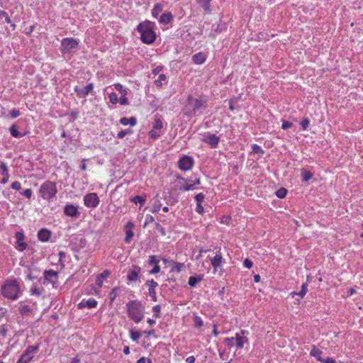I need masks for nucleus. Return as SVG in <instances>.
<instances>
[{"mask_svg": "<svg viewBox=\"0 0 363 363\" xmlns=\"http://www.w3.org/2000/svg\"><path fill=\"white\" fill-rule=\"evenodd\" d=\"M127 313L128 318L135 323H140L144 318L145 307L141 301L131 300L126 303Z\"/></svg>", "mask_w": 363, "mask_h": 363, "instance_id": "1", "label": "nucleus"}, {"mask_svg": "<svg viewBox=\"0 0 363 363\" xmlns=\"http://www.w3.org/2000/svg\"><path fill=\"white\" fill-rule=\"evenodd\" d=\"M137 30L140 33V40L145 44H151L156 39V34L153 30V23L145 21L140 23Z\"/></svg>", "mask_w": 363, "mask_h": 363, "instance_id": "2", "label": "nucleus"}, {"mask_svg": "<svg viewBox=\"0 0 363 363\" xmlns=\"http://www.w3.org/2000/svg\"><path fill=\"white\" fill-rule=\"evenodd\" d=\"M18 291L19 286L16 280L8 281L1 287L2 295L11 300H16L18 298Z\"/></svg>", "mask_w": 363, "mask_h": 363, "instance_id": "3", "label": "nucleus"}, {"mask_svg": "<svg viewBox=\"0 0 363 363\" xmlns=\"http://www.w3.org/2000/svg\"><path fill=\"white\" fill-rule=\"evenodd\" d=\"M39 191L44 199L50 200L57 194L56 184L53 182L47 181L40 186Z\"/></svg>", "mask_w": 363, "mask_h": 363, "instance_id": "4", "label": "nucleus"}, {"mask_svg": "<svg viewBox=\"0 0 363 363\" xmlns=\"http://www.w3.org/2000/svg\"><path fill=\"white\" fill-rule=\"evenodd\" d=\"M79 46V41L73 38H65L61 41L60 50L62 54L70 53Z\"/></svg>", "mask_w": 363, "mask_h": 363, "instance_id": "5", "label": "nucleus"}, {"mask_svg": "<svg viewBox=\"0 0 363 363\" xmlns=\"http://www.w3.org/2000/svg\"><path fill=\"white\" fill-rule=\"evenodd\" d=\"M39 350V345H29L23 352L17 363H28L33 357V354Z\"/></svg>", "mask_w": 363, "mask_h": 363, "instance_id": "6", "label": "nucleus"}, {"mask_svg": "<svg viewBox=\"0 0 363 363\" xmlns=\"http://www.w3.org/2000/svg\"><path fill=\"white\" fill-rule=\"evenodd\" d=\"M194 101V105L191 111L192 116H198L202 113V110L206 108L207 106V102L202 98L195 99Z\"/></svg>", "mask_w": 363, "mask_h": 363, "instance_id": "7", "label": "nucleus"}, {"mask_svg": "<svg viewBox=\"0 0 363 363\" xmlns=\"http://www.w3.org/2000/svg\"><path fill=\"white\" fill-rule=\"evenodd\" d=\"M194 161L192 157L184 155L178 162V167L183 171H187L192 168Z\"/></svg>", "mask_w": 363, "mask_h": 363, "instance_id": "8", "label": "nucleus"}, {"mask_svg": "<svg viewBox=\"0 0 363 363\" xmlns=\"http://www.w3.org/2000/svg\"><path fill=\"white\" fill-rule=\"evenodd\" d=\"M84 202L89 208H96L99 203V198L96 193H89L84 197Z\"/></svg>", "mask_w": 363, "mask_h": 363, "instance_id": "9", "label": "nucleus"}, {"mask_svg": "<svg viewBox=\"0 0 363 363\" xmlns=\"http://www.w3.org/2000/svg\"><path fill=\"white\" fill-rule=\"evenodd\" d=\"M202 142L206 143L211 145V147L216 148L218 147L220 141V138L215 134L211 133H206L202 138Z\"/></svg>", "mask_w": 363, "mask_h": 363, "instance_id": "10", "label": "nucleus"}, {"mask_svg": "<svg viewBox=\"0 0 363 363\" xmlns=\"http://www.w3.org/2000/svg\"><path fill=\"white\" fill-rule=\"evenodd\" d=\"M94 89V84L89 83L84 87L75 86L74 88V92L79 98H85Z\"/></svg>", "mask_w": 363, "mask_h": 363, "instance_id": "11", "label": "nucleus"}, {"mask_svg": "<svg viewBox=\"0 0 363 363\" xmlns=\"http://www.w3.org/2000/svg\"><path fill=\"white\" fill-rule=\"evenodd\" d=\"M141 268L138 266L133 264L132 268L128 271L127 274V279L129 281H137L140 279L141 277Z\"/></svg>", "mask_w": 363, "mask_h": 363, "instance_id": "12", "label": "nucleus"}, {"mask_svg": "<svg viewBox=\"0 0 363 363\" xmlns=\"http://www.w3.org/2000/svg\"><path fill=\"white\" fill-rule=\"evenodd\" d=\"M63 212L67 216H69L72 218H78L80 215V212L78 210V207L73 204H67L64 207Z\"/></svg>", "mask_w": 363, "mask_h": 363, "instance_id": "13", "label": "nucleus"}, {"mask_svg": "<svg viewBox=\"0 0 363 363\" xmlns=\"http://www.w3.org/2000/svg\"><path fill=\"white\" fill-rule=\"evenodd\" d=\"M44 279L48 283H56L58 277V273L52 269L45 270L43 273Z\"/></svg>", "mask_w": 363, "mask_h": 363, "instance_id": "14", "label": "nucleus"}, {"mask_svg": "<svg viewBox=\"0 0 363 363\" xmlns=\"http://www.w3.org/2000/svg\"><path fill=\"white\" fill-rule=\"evenodd\" d=\"M16 238L17 240L16 241V244H17V246H16V249L18 250V251H23L25 250L27 247H28V244L23 241V239H24V235L22 233H16Z\"/></svg>", "mask_w": 363, "mask_h": 363, "instance_id": "15", "label": "nucleus"}, {"mask_svg": "<svg viewBox=\"0 0 363 363\" xmlns=\"http://www.w3.org/2000/svg\"><path fill=\"white\" fill-rule=\"evenodd\" d=\"M51 237V232L46 229L42 228L38 233V238L41 242H47Z\"/></svg>", "mask_w": 363, "mask_h": 363, "instance_id": "16", "label": "nucleus"}, {"mask_svg": "<svg viewBox=\"0 0 363 363\" xmlns=\"http://www.w3.org/2000/svg\"><path fill=\"white\" fill-rule=\"evenodd\" d=\"M133 224L131 222H128L125 227V238L124 239V241L126 243H129L133 238L134 233L133 232Z\"/></svg>", "mask_w": 363, "mask_h": 363, "instance_id": "17", "label": "nucleus"}, {"mask_svg": "<svg viewBox=\"0 0 363 363\" xmlns=\"http://www.w3.org/2000/svg\"><path fill=\"white\" fill-rule=\"evenodd\" d=\"M4 23H10L12 27V30H14L16 28V25L14 23H11V21L8 13L4 11H0V24Z\"/></svg>", "mask_w": 363, "mask_h": 363, "instance_id": "18", "label": "nucleus"}, {"mask_svg": "<svg viewBox=\"0 0 363 363\" xmlns=\"http://www.w3.org/2000/svg\"><path fill=\"white\" fill-rule=\"evenodd\" d=\"M223 260V259L220 251L211 259V264L215 270H217V269L221 265Z\"/></svg>", "mask_w": 363, "mask_h": 363, "instance_id": "19", "label": "nucleus"}, {"mask_svg": "<svg viewBox=\"0 0 363 363\" xmlns=\"http://www.w3.org/2000/svg\"><path fill=\"white\" fill-rule=\"evenodd\" d=\"M235 339L236 341V346L238 349L242 348L244 346V344L248 342L247 337L240 335L239 333L235 334Z\"/></svg>", "mask_w": 363, "mask_h": 363, "instance_id": "20", "label": "nucleus"}, {"mask_svg": "<svg viewBox=\"0 0 363 363\" xmlns=\"http://www.w3.org/2000/svg\"><path fill=\"white\" fill-rule=\"evenodd\" d=\"M203 279V275L199 274L196 276H191L189 278L188 284L191 287H195L197 284Z\"/></svg>", "mask_w": 363, "mask_h": 363, "instance_id": "21", "label": "nucleus"}, {"mask_svg": "<svg viewBox=\"0 0 363 363\" xmlns=\"http://www.w3.org/2000/svg\"><path fill=\"white\" fill-rule=\"evenodd\" d=\"M206 60V58L204 53L201 52L196 53L192 56V60L196 65H201L204 63Z\"/></svg>", "mask_w": 363, "mask_h": 363, "instance_id": "22", "label": "nucleus"}, {"mask_svg": "<svg viewBox=\"0 0 363 363\" xmlns=\"http://www.w3.org/2000/svg\"><path fill=\"white\" fill-rule=\"evenodd\" d=\"M307 291H308V284L303 283L301 286V289L299 292L293 291L290 294V296H291V297H293V298L295 296H298L301 298H303L304 297V296L306 295Z\"/></svg>", "mask_w": 363, "mask_h": 363, "instance_id": "23", "label": "nucleus"}, {"mask_svg": "<svg viewBox=\"0 0 363 363\" xmlns=\"http://www.w3.org/2000/svg\"><path fill=\"white\" fill-rule=\"evenodd\" d=\"M173 19V16L170 12L162 13L160 18L159 22L162 24H168Z\"/></svg>", "mask_w": 363, "mask_h": 363, "instance_id": "24", "label": "nucleus"}, {"mask_svg": "<svg viewBox=\"0 0 363 363\" xmlns=\"http://www.w3.org/2000/svg\"><path fill=\"white\" fill-rule=\"evenodd\" d=\"M323 352L319 349L316 348L315 346H313L312 350L310 352V355L316 358V359L321 362L323 357H321Z\"/></svg>", "mask_w": 363, "mask_h": 363, "instance_id": "25", "label": "nucleus"}, {"mask_svg": "<svg viewBox=\"0 0 363 363\" xmlns=\"http://www.w3.org/2000/svg\"><path fill=\"white\" fill-rule=\"evenodd\" d=\"M120 123L123 125L130 124L131 126H134L137 123V119L135 117H130L129 118L123 117L120 120Z\"/></svg>", "mask_w": 363, "mask_h": 363, "instance_id": "26", "label": "nucleus"}, {"mask_svg": "<svg viewBox=\"0 0 363 363\" xmlns=\"http://www.w3.org/2000/svg\"><path fill=\"white\" fill-rule=\"evenodd\" d=\"M9 130H10V133L11 135L13 137V138H21L23 136H24L26 135V133H21L19 132L18 130H17V128L16 126V125H12L10 128H9Z\"/></svg>", "mask_w": 363, "mask_h": 363, "instance_id": "27", "label": "nucleus"}, {"mask_svg": "<svg viewBox=\"0 0 363 363\" xmlns=\"http://www.w3.org/2000/svg\"><path fill=\"white\" fill-rule=\"evenodd\" d=\"M211 0H198V2L201 4V7L208 13H210L211 11Z\"/></svg>", "mask_w": 363, "mask_h": 363, "instance_id": "28", "label": "nucleus"}, {"mask_svg": "<svg viewBox=\"0 0 363 363\" xmlns=\"http://www.w3.org/2000/svg\"><path fill=\"white\" fill-rule=\"evenodd\" d=\"M161 206H162V203L160 202V200L159 199L158 195H157L154 198V204H153V206H152V213L159 212V211L160 210Z\"/></svg>", "mask_w": 363, "mask_h": 363, "instance_id": "29", "label": "nucleus"}, {"mask_svg": "<svg viewBox=\"0 0 363 363\" xmlns=\"http://www.w3.org/2000/svg\"><path fill=\"white\" fill-rule=\"evenodd\" d=\"M163 7L160 4H156L152 10V16L157 18L159 14L162 11Z\"/></svg>", "mask_w": 363, "mask_h": 363, "instance_id": "30", "label": "nucleus"}, {"mask_svg": "<svg viewBox=\"0 0 363 363\" xmlns=\"http://www.w3.org/2000/svg\"><path fill=\"white\" fill-rule=\"evenodd\" d=\"M301 177L303 182H308L312 177V174L306 169H301Z\"/></svg>", "mask_w": 363, "mask_h": 363, "instance_id": "31", "label": "nucleus"}, {"mask_svg": "<svg viewBox=\"0 0 363 363\" xmlns=\"http://www.w3.org/2000/svg\"><path fill=\"white\" fill-rule=\"evenodd\" d=\"M130 201L135 203H140L141 205L144 204L146 201L145 196H135L131 198Z\"/></svg>", "mask_w": 363, "mask_h": 363, "instance_id": "32", "label": "nucleus"}, {"mask_svg": "<svg viewBox=\"0 0 363 363\" xmlns=\"http://www.w3.org/2000/svg\"><path fill=\"white\" fill-rule=\"evenodd\" d=\"M130 336L132 340L133 341H138V339L140 337V334L138 331H137L135 329H130Z\"/></svg>", "mask_w": 363, "mask_h": 363, "instance_id": "33", "label": "nucleus"}, {"mask_svg": "<svg viewBox=\"0 0 363 363\" xmlns=\"http://www.w3.org/2000/svg\"><path fill=\"white\" fill-rule=\"evenodd\" d=\"M194 325L199 328H201L203 325V322L201 318L199 315H194Z\"/></svg>", "mask_w": 363, "mask_h": 363, "instance_id": "34", "label": "nucleus"}, {"mask_svg": "<svg viewBox=\"0 0 363 363\" xmlns=\"http://www.w3.org/2000/svg\"><path fill=\"white\" fill-rule=\"evenodd\" d=\"M167 79V77L164 74H161L159 75L158 79L155 81V84L157 87H160L162 86V81H165Z\"/></svg>", "mask_w": 363, "mask_h": 363, "instance_id": "35", "label": "nucleus"}, {"mask_svg": "<svg viewBox=\"0 0 363 363\" xmlns=\"http://www.w3.org/2000/svg\"><path fill=\"white\" fill-rule=\"evenodd\" d=\"M163 127V123L160 118H155L153 123V129L156 130H160Z\"/></svg>", "mask_w": 363, "mask_h": 363, "instance_id": "36", "label": "nucleus"}, {"mask_svg": "<svg viewBox=\"0 0 363 363\" xmlns=\"http://www.w3.org/2000/svg\"><path fill=\"white\" fill-rule=\"evenodd\" d=\"M85 305L89 308H95L97 306V301L94 298H91L86 301Z\"/></svg>", "mask_w": 363, "mask_h": 363, "instance_id": "37", "label": "nucleus"}, {"mask_svg": "<svg viewBox=\"0 0 363 363\" xmlns=\"http://www.w3.org/2000/svg\"><path fill=\"white\" fill-rule=\"evenodd\" d=\"M287 190L285 188H280L279 189L277 192L276 195L279 199H283L286 196Z\"/></svg>", "mask_w": 363, "mask_h": 363, "instance_id": "38", "label": "nucleus"}, {"mask_svg": "<svg viewBox=\"0 0 363 363\" xmlns=\"http://www.w3.org/2000/svg\"><path fill=\"white\" fill-rule=\"evenodd\" d=\"M133 133V130L130 128L122 130L118 132L117 137L120 139L123 138L126 135L131 134Z\"/></svg>", "mask_w": 363, "mask_h": 363, "instance_id": "39", "label": "nucleus"}, {"mask_svg": "<svg viewBox=\"0 0 363 363\" xmlns=\"http://www.w3.org/2000/svg\"><path fill=\"white\" fill-rule=\"evenodd\" d=\"M252 152L255 153V154H261V155H262L264 153V151L262 149V147L259 145H257V144H253L252 145Z\"/></svg>", "mask_w": 363, "mask_h": 363, "instance_id": "40", "label": "nucleus"}, {"mask_svg": "<svg viewBox=\"0 0 363 363\" xmlns=\"http://www.w3.org/2000/svg\"><path fill=\"white\" fill-rule=\"evenodd\" d=\"M108 98H109V100L113 104H116L118 102V95L115 92H111L109 96H108Z\"/></svg>", "mask_w": 363, "mask_h": 363, "instance_id": "41", "label": "nucleus"}, {"mask_svg": "<svg viewBox=\"0 0 363 363\" xmlns=\"http://www.w3.org/2000/svg\"><path fill=\"white\" fill-rule=\"evenodd\" d=\"M159 259H157V257L155 255H150L148 258V264L150 265L155 266V264H159Z\"/></svg>", "mask_w": 363, "mask_h": 363, "instance_id": "42", "label": "nucleus"}, {"mask_svg": "<svg viewBox=\"0 0 363 363\" xmlns=\"http://www.w3.org/2000/svg\"><path fill=\"white\" fill-rule=\"evenodd\" d=\"M31 311V308L28 305L22 306L19 308V311L21 315H25L29 313Z\"/></svg>", "mask_w": 363, "mask_h": 363, "instance_id": "43", "label": "nucleus"}, {"mask_svg": "<svg viewBox=\"0 0 363 363\" xmlns=\"http://www.w3.org/2000/svg\"><path fill=\"white\" fill-rule=\"evenodd\" d=\"M120 291V289L118 287H114L110 294V298L111 301H113L116 296L118 295V292Z\"/></svg>", "mask_w": 363, "mask_h": 363, "instance_id": "44", "label": "nucleus"}, {"mask_svg": "<svg viewBox=\"0 0 363 363\" xmlns=\"http://www.w3.org/2000/svg\"><path fill=\"white\" fill-rule=\"evenodd\" d=\"M146 286H149V289H155L158 286V283L154 281L153 279L148 280L145 283Z\"/></svg>", "mask_w": 363, "mask_h": 363, "instance_id": "45", "label": "nucleus"}, {"mask_svg": "<svg viewBox=\"0 0 363 363\" xmlns=\"http://www.w3.org/2000/svg\"><path fill=\"white\" fill-rule=\"evenodd\" d=\"M234 340L235 337H226L224 339V342L229 347H232L235 345Z\"/></svg>", "mask_w": 363, "mask_h": 363, "instance_id": "46", "label": "nucleus"}, {"mask_svg": "<svg viewBox=\"0 0 363 363\" xmlns=\"http://www.w3.org/2000/svg\"><path fill=\"white\" fill-rule=\"evenodd\" d=\"M160 310H161V307L160 305H156L152 307V311L154 312V316L155 318L160 317Z\"/></svg>", "mask_w": 363, "mask_h": 363, "instance_id": "47", "label": "nucleus"}, {"mask_svg": "<svg viewBox=\"0 0 363 363\" xmlns=\"http://www.w3.org/2000/svg\"><path fill=\"white\" fill-rule=\"evenodd\" d=\"M149 136L152 139H157L160 137V133L156 130H151L149 132Z\"/></svg>", "mask_w": 363, "mask_h": 363, "instance_id": "48", "label": "nucleus"}, {"mask_svg": "<svg viewBox=\"0 0 363 363\" xmlns=\"http://www.w3.org/2000/svg\"><path fill=\"white\" fill-rule=\"evenodd\" d=\"M30 294L33 296H40L41 295V291L37 289L35 286H33L30 289Z\"/></svg>", "mask_w": 363, "mask_h": 363, "instance_id": "49", "label": "nucleus"}, {"mask_svg": "<svg viewBox=\"0 0 363 363\" xmlns=\"http://www.w3.org/2000/svg\"><path fill=\"white\" fill-rule=\"evenodd\" d=\"M115 88L117 91H120L122 94L126 95L127 91L125 89H123L122 84H116Z\"/></svg>", "mask_w": 363, "mask_h": 363, "instance_id": "50", "label": "nucleus"}, {"mask_svg": "<svg viewBox=\"0 0 363 363\" xmlns=\"http://www.w3.org/2000/svg\"><path fill=\"white\" fill-rule=\"evenodd\" d=\"M310 121L308 118H303V120L301 122V125L303 130H306L308 127Z\"/></svg>", "mask_w": 363, "mask_h": 363, "instance_id": "51", "label": "nucleus"}, {"mask_svg": "<svg viewBox=\"0 0 363 363\" xmlns=\"http://www.w3.org/2000/svg\"><path fill=\"white\" fill-rule=\"evenodd\" d=\"M196 187L194 184H186L184 185L182 187L180 188V189H183L184 191H188L195 189Z\"/></svg>", "mask_w": 363, "mask_h": 363, "instance_id": "52", "label": "nucleus"}, {"mask_svg": "<svg viewBox=\"0 0 363 363\" xmlns=\"http://www.w3.org/2000/svg\"><path fill=\"white\" fill-rule=\"evenodd\" d=\"M205 198V196L202 193H199L195 196V199L197 203H201Z\"/></svg>", "mask_w": 363, "mask_h": 363, "instance_id": "53", "label": "nucleus"}, {"mask_svg": "<svg viewBox=\"0 0 363 363\" xmlns=\"http://www.w3.org/2000/svg\"><path fill=\"white\" fill-rule=\"evenodd\" d=\"M149 296L151 297L153 301H157L155 289H149Z\"/></svg>", "mask_w": 363, "mask_h": 363, "instance_id": "54", "label": "nucleus"}, {"mask_svg": "<svg viewBox=\"0 0 363 363\" xmlns=\"http://www.w3.org/2000/svg\"><path fill=\"white\" fill-rule=\"evenodd\" d=\"M21 194L28 199H30L33 194V191L30 189H27L21 192Z\"/></svg>", "mask_w": 363, "mask_h": 363, "instance_id": "55", "label": "nucleus"}, {"mask_svg": "<svg viewBox=\"0 0 363 363\" xmlns=\"http://www.w3.org/2000/svg\"><path fill=\"white\" fill-rule=\"evenodd\" d=\"M160 272V267L158 264H155L153 268L149 272L150 274H157Z\"/></svg>", "mask_w": 363, "mask_h": 363, "instance_id": "56", "label": "nucleus"}, {"mask_svg": "<svg viewBox=\"0 0 363 363\" xmlns=\"http://www.w3.org/2000/svg\"><path fill=\"white\" fill-rule=\"evenodd\" d=\"M11 188L16 191H19L21 189V184L19 182L16 181L11 184Z\"/></svg>", "mask_w": 363, "mask_h": 363, "instance_id": "57", "label": "nucleus"}, {"mask_svg": "<svg viewBox=\"0 0 363 363\" xmlns=\"http://www.w3.org/2000/svg\"><path fill=\"white\" fill-rule=\"evenodd\" d=\"M243 265L245 267L250 269L252 267L253 263L250 259L246 258L243 262Z\"/></svg>", "mask_w": 363, "mask_h": 363, "instance_id": "58", "label": "nucleus"}, {"mask_svg": "<svg viewBox=\"0 0 363 363\" xmlns=\"http://www.w3.org/2000/svg\"><path fill=\"white\" fill-rule=\"evenodd\" d=\"M21 113L19 110L13 109L10 111V115L12 118H16L20 116Z\"/></svg>", "mask_w": 363, "mask_h": 363, "instance_id": "59", "label": "nucleus"}, {"mask_svg": "<svg viewBox=\"0 0 363 363\" xmlns=\"http://www.w3.org/2000/svg\"><path fill=\"white\" fill-rule=\"evenodd\" d=\"M196 211L201 215L204 213L203 207L202 206L201 203H196Z\"/></svg>", "mask_w": 363, "mask_h": 363, "instance_id": "60", "label": "nucleus"}, {"mask_svg": "<svg viewBox=\"0 0 363 363\" xmlns=\"http://www.w3.org/2000/svg\"><path fill=\"white\" fill-rule=\"evenodd\" d=\"M183 267H184V264L177 262V263H175L174 266L173 267V270H175L177 272H179L182 270V268Z\"/></svg>", "mask_w": 363, "mask_h": 363, "instance_id": "61", "label": "nucleus"}, {"mask_svg": "<svg viewBox=\"0 0 363 363\" xmlns=\"http://www.w3.org/2000/svg\"><path fill=\"white\" fill-rule=\"evenodd\" d=\"M118 101L121 105H127L128 104V99L125 97V95L124 94L122 95Z\"/></svg>", "mask_w": 363, "mask_h": 363, "instance_id": "62", "label": "nucleus"}, {"mask_svg": "<svg viewBox=\"0 0 363 363\" xmlns=\"http://www.w3.org/2000/svg\"><path fill=\"white\" fill-rule=\"evenodd\" d=\"M137 363H152V360L149 358H145L144 357H140Z\"/></svg>", "mask_w": 363, "mask_h": 363, "instance_id": "63", "label": "nucleus"}, {"mask_svg": "<svg viewBox=\"0 0 363 363\" xmlns=\"http://www.w3.org/2000/svg\"><path fill=\"white\" fill-rule=\"evenodd\" d=\"M323 363H336L335 360L332 357H327L323 358V361H321Z\"/></svg>", "mask_w": 363, "mask_h": 363, "instance_id": "64", "label": "nucleus"}]
</instances>
